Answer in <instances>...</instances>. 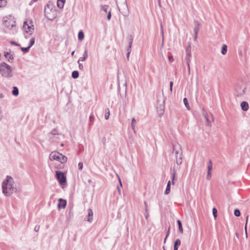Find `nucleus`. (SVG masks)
Instances as JSON below:
<instances>
[{"instance_id": "1", "label": "nucleus", "mask_w": 250, "mask_h": 250, "mask_svg": "<svg viewBox=\"0 0 250 250\" xmlns=\"http://www.w3.org/2000/svg\"><path fill=\"white\" fill-rule=\"evenodd\" d=\"M13 179L10 176H7L6 179L2 182V192L6 196H10L13 193L14 190V188L13 186Z\"/></svg>"}, {"instance_id": "2", "label": "nucleus", "mask_w": 250, "mask_h": 250, "mask_svg": "<svg viewBox=\"0 0 250 250\" xmlns=\"http://www.w3.org/2000/svg\"><path fill=\"white\" fill-rule=\"evenodd\" d=\"M44 12L45 17L49 20L52 21L56 17V11L52 4L45 5Z\"/></svg>"}, {"instance_id": "3", "label": "nucleus", "mask_w": 250, "mask_h": 250, "mask_svg": "<svg viewBox=\"0 0 250 250\" xmlns=\"http://www.w3.org/2000/svg\"><path fill=\"white\" fill-rule=\"evenodd\" d=\"M12 69L11 67L4 62L0 63V73L1 75L6 78L12 77Z\"/></svg>"}, {"instance_id": "4", "label": "nucleus", "mask_w": 250, "mask_h": 250, "mask_svg": "<svg viewBox=\"0 0 250 250\" xmlns=\"http://www.w3.org/2000/svg\"><path fill=\"white\" fill-rule=\"evenodd\" d=\"M49 159L51 161L56 160L61 164H64L67 162V158L57 151H54L50 154Z\"/></svg>"}, {"instance_id": "5", "label": "nucleus", "mask_w": 250, "mask_h": 250, "mask_svg": "<svg viewBox=\"0 0 250 250\" xmlns=\"http://www.w3.org/2000/svg\"><path fill=\"white\" fill-rule=\"evenodd\" d=\"M156 106L157 112L159 117H161L165 112V101L157 100Z\"/></svg>"}, {"instance_id": "6", "label": "nucleus", "mask_w": 250, "mask_h": 250, "mask_svg": "<svg viewBox=\"0 0 250 250\" xmlns=\"http://www.w3.org/2000/svg\"><path fill=\"white\" fill-rule=\"evenodd\" d=\"M23 28L24 31L27 33H29L31 35L34 30V25L32 21H25L23 22Z\"/></svg>"}, {"instance_id": "7", "label": "nucleus", "mask_w": 250, "mask_h": 250, "mask_svg": "<svg viewBox=\"0 0 250 250\" xmlns=\"http://www.w3.org/2000/svg\"><path fill=\"white\" fill-rule=\"evenodd\" d=\"M56 177L60 184L64 185L66 184V178L64 173L61 171H56Z\"/></svg>"}, {"instance_id": "8", "label": "nucleus", "mask_w": 250, "mask_h": 250, "mask_svg": "<svg viewBox=\"0 0 250 250\" xmlns=\"http://www.w3.org/2000/svg\"><path fill=\"white\" fill-rule=\"evenodd\" d=\"M119 10L124 17H127L129 15V9L127 4L126 0L122 4L120 7L118 6Z\"/></svg>"}, {"instance_id": "9", "label": "nucleus", "mask_w": 250, "mask_h": 250, "mask_svg": "<svg viewBox=\"0 0 250 250\" xmlns=\"http://www.w3.org/2000/svg\"><path fill=\"white\" fill-rule=\"evenodd\" d=\"M195 27L194 28V40L196 41L198 36V33L199 30V26H200V24L199 21H194Z\"/></svg>"}, {"instance_id": "10", "label": "nucleus", "mask_w": 250, "mask_h": 250, "mask_svg": "<svg viewBox=\"0 0 250 250\" xmlns=\"http://www.w3.org/2000/svg\"><path fill=\"white\" fill-rule=\"evenodd\" d=\"M3 23L5 27L10 29L16 26V22L13 21L5 20L3 21Z\"/></svg>"}, {"instance_id": "11", "label": "nucleus", "mask_w": 250, "mask_h": 250, "mask_svg": "<svg viewBox=\"0 0 250 250\" xmlns=\"http://www.w3.org/2000/svg\"><path fill=\"white\" fill-rule=\"evenodd\" d=\"M176 164L178 165H180L182 162V152H178L176 151V154H175Z\"/></svg>"}, {"instance_id": "12", "label": "nucleus", "mask_w": 250, "mask_h": 250, "mask_svg": "<svg viewBox=\"0 0 250 250\" xmlns=\"http://www.w3.org/2000/svg\"><path fill=\"white\" fill-rule=\"evenodd\" d=\"M58 208L59 209L64 208L67 204V202L65 200L60 198L58 200Z\"/></svg>"}, {"instance_id": "13", "label": "nucleus", "mask_w": 250, "mask_h": 250, "mask_svg": "<svg viewBox=\"0 0 250 250\" xmlns=\"http://www.w3.org/2000/svg\"><path fill=\"white\" fill-rule=\"evenodd\" d=\"M212 164L211 160H210L208 162V173H207V177H206L207 179L208 180H210V179L211 178V172L210 171L212 169Z\"/></svg>"}, {"instance_id": "14", "label": "nucleus", "mask_w": 250, "mask_h": 250, "mask_svg": "<svg viewBox=\"0 0 250 250\" xmlns=\"http://www.w3.org/2000/svg\"><path fill=\"white\" fill-rule=\"evenodd\" d=\"M191 53L190 49H189L188 48H187L186 50V60L187 62V66H189V63H190V62L191 61Z\"/></svg>"}, {"instance_id": "15", "label": "nucleus", "mask_w": 250, "mask_h": 250, "mask_svg": "<svg viewBox=\"0 0 250 250\" xmlns=\"http://www.w3.org/2000/svg\"><path fill=\"white\" fill-rule=\"evenodd\" d=\"M172 146H173V152H174L175 154H176V151H177L178 152H182L181 146L178 143H173Z\"/></svg>"}, {"instance_id": "16", "label": "nucleus", "mask_w": 250, "mask_h": 250, "mask_svg": "<svg viewBox=\"0 0 250 250\" xmlns=\"http://www.w3.org/2000/svg\"><path fill=\"white\" fill-rule=\"evenodd\" d=\"M88 58V52L87 50L85 49L84 50V53L83 55V57H80L78 61V63H79L80 62H83L86 60V59Z\"/></svg>"}, {"instance_id": "17", "label": "nucleus", "mask_w": 250, "mask_h": 250, "mask_svg": "<svg viewBox=\"0 0 250 250\" xmlns=\"http://www.w3.org/2000/svg\"><path fill=\"white\" fill-rule=\"evenodd\" d=\"M240 105H241V107L243 111H247V110H248L249 108V104L247 102L243 101L241 103Z\"/></svg>"}, {"instance_id": "18", "label": "nucleus", "mask_w": 250, "mask_h": 250, "mask_svg": "<svg viewBox=\"0 0 250 250\" xmlns=\"http://www.w3.org/2000/svg\"><path fill=\"white\" fill-rule=\"evenodd\" d=\"M88 216H87V221L89 222H92L93 221V211L91 208H88Z\"/></svg>"}, {"instance_id": "19", "label": "nucleus", "mask_w": 250, "mask_h": 250, "mask_svg": "<svg viewBox=\"0 0 250 250\" xmlns=\"http://www.w3.org/2000/svg\"><path fill=\"white\" fill-rule=\"evenodd\" d=\"M170 184H171L170 181H168L167 183L166 189L164 192L165 194L167 195L169 193V192L170 191Z\"/></svg>"}, {"instance_id": "20", "label": "nucleus", "mask_w": 250, "mask_h": 250, "mask_svg": "<svg viewBox=\"0 0 250 250\" xmlns=\"http://www.w3.org/2000/svg\"><path fill=\"white\" fill-rule=\"evenodd\" d=\"M13 95L15 96H18L19 94V89L17 86H13V90L12 91Z\"/></svg>"}, {"instance_id": "21", "label": "nucleus", "mask_w": 250, "mask_h": 250, "mask_svg": "<svg viewBox=\"0 0 250 250\" xmlns=\"http://www.w3.org/2000/svg\"><path fill=\"white\" fill-rule=\"evenodd\" d=\"M84 37V33L82 30H80L78 33V38L80 41H82L83 40Z\"/></svg>"}, {"instance_id": "22", "label": "nucleus", "mask_w": 250, "mask_h": 250, "mask_svg": "<svg viewBox=\"0 0 250 250\" xmlns=\"http://www.w3.org/2000/svg\"><path fill=\"white\" fill-rule=\"evenodd\" d=\"M177 223L178 224V229H179L180 232H181V233H183V228L182 227V224L181 221L180 220H178L177 221Z\"/></svg>"}, {"instance_id": "23", "label": "nucleus", "mask_w": 250, "mask_h": 250, "mask_svg": "<svg viewBox=\"0 0 250 250\" xmlns=\"http://www.w3.org/2000/svg\"><path fill=\"white\" fill-rule=\"evenodd\" d=\"M227 50H228L227 45L226 44H223L222 46L221 51L222 54L225 55L227 52Z\"/></svg>"}, {"instance_id": "24", "label": "nucleus", "mask_w": 250, "mask_h": 250, "mask_svg": "<svg viewBox=\"0 0 250 250\" xmlns=\"http://www.w3.org/2000/svg\"><path fill=\"white\" fill-rule=\"evenodd\" d=\"M79 73L77 70L73 71L72 72L71 76L73 79H77L79 77Z\"/></svg>"}, {"instance_id": "25", "label": "nucleus", "mask_w": 250, "mask_h": 250, "mask_svg": "<svg viewBox=\"0 0 250 250\" xmlns=\"http://www.w3.org/2000/svg\"><path fill=\"white\" fill-rule=\"evenodd\" d=\"M183 102H184V104L185 106L186 107V108L188 110H189L190 109V107H189V105L188 103V100L187 98H184Z\"/></svg>"}, {"instance_id": "26", "label": "nucleus", "mask_w": 250, "mask_h": 250, "mask_svg": "<svg viewBox=\"0 0 250 250\" xmlns=\"http://www.w3.org/2000/svg\"><path fill=\"white\" fill-rule=\"evenodd\" d=\"M30 48L28 46L26 47H21V50L24 54L28 53L29 51Z\"/></svg>"}, {"instance_id": "27", "label": "nucleus", "mask_w": 250, "mask_h": 250, "mask_svg": "<svg viewBox=\"0 0 250 250\" xmlns=\"http://www.w3.org/2000/svg\"><path fill=\"white\" fill-rule=\"evenodd\" d=\"M127 40L128 41V44L132 45L133 41V37L131 35H129L127 37Z\"/></svg>"}, {"instance_id": "28", "label": "nucleus", "mask_w": 250, "mask_h": 250, "mask_svg": "<svg viewBox=\"0 0 250 250\" xmlns=\"http://www.w3.org/2000/svg\"><path fill=\"white\" fill-rule=\"evenodd\" d=\"M49 134L53 135H59V133L58 132V130L57 128H54L50 132Z\"/></svg>"}, {"instance_id": "29", "label": "nucleus", "mask_w": 250, "mask_h": 250, "mask_svg": "<svg viewBox=\"0 0 250 250\" xmlns=\"http://www.w3.org/2000/svg\"><path fill=\"white\" fill-rule=\"evenodd\" d=\"M94 120V116L93 113H91L89 118V125H91Z\"/></svg>"}, {"instance_id": "30", "label": "nucleus", "mask_w": 250, "mask_h": 250, "mask_svg": "<svg viewBox=\"0 0 250 250\" xmlns=\"http://www.w3.org/2000/svg\"><path fill=\"white\" fill-rule=\"evenodd\" d=\"M6 0H0V7H5L7 5Z\"/></svg>"}, {"instance_id": "31", "label": "nucleus", "mask_w": 250, "mask_h": 250, "mask_svg": "<svg viewBox=\"0 0 250 250\" xmlns=\"http://www.w3.org/2000/svg\"><path fill=\"white\" fill-rule=\"evenodd\" d=\"M64 4V2H63V1H57V6L60 9L63 8Z\"/></svg>"}, {"instance_id": "32", "label": "nucleus", "mask_w": 250, "mask_h": 250, "mask_svg": "<svg viewBox=\"0 0 250 250\" xmlns=\"http://www.w3.org/2000/svg\"><path fill=\"white\" fill-rule=\"evenodd\" d=\"M35 38H32L29 42L28 46L31 48L35 43Z\"/></svg>"}, {"instance_id": "33", "label": "nucleus", "mask_w": 250, "mask_h": 250, "mask_svg": "<svg viewBox=\"0 0 250 250\" xmlns=\"http://www.w3.org/2000/svg\"><path fill=\"white\" fill-rule=\"evenodd\" d=\"M181 245V240L179 239H177L174 243V246L179 247Z\"/></svg>"}, {"instance_id": "34", "label": "nucleus", "mask_w": 250, "mask_h": 250, "mask_svg": "<svg viewBox=\"0 0 250 250\" xmlns=\"http://www.w3.org/2000/svg\"><path fill=\"white\" fill-rule=\"evenodd\" d=\"M234 214L235 216L239 217L241 215V212L238 209H235L234 211Z\"/></svg>"}, {"instance_id": "35", "label": "nucleus", "mask_w": 250, "mask_h": 250, "mask_svg": "<svg viewBox=\"0 0 250 250\" xmlns=\"http://www.w3.org/2000/svg\"><path fill=\"white\" fill-rule=\"evenodd\" d=\"M136 122L135 119L134 118H133L131 120V127L132 129L133 130L134 132H135V123Z\"/></svg>"}, {"instance_id": "36", "label": "nucleus", "mask_w": 250, "mask_h": 250, "mask_svg": "<svg viewBox=\"0 0 250 250\" xmlns=\"http://www.w3.org/2000/svg\"><path fill=\"white\" fill-rule=\"evenodd\" d=\"M108 7L109 6L107 5H102L101 10L105 12H107Z\"/></svg>"}, {"instance_id": "37", "label": "nucleus", "mask_w": 250, "mask_h": 250, "mask_svg": "<svg viewBox=\"0 0 250 250\" xmlns=\"http://www.w3.org/2000/svg\"><path fill=\"white\" fill-rule=\"evenodd\" d=\"M212 214L214 218H216L217 216V210L216 208H214L212 209Z\"/></svg>"}, {"instance_id": "38", "label": "nucleus", "mask_w": 250, "mask_h": 250, "mask_svg": "<svg viewBox=\"0 0 250 250\" xmlns=\"http://www.w3.org/2000/svg\"><path fill=\"white\" fill-rule=\"evenodd\" d=\"M175 175H176V171L174 169L173 170L172 176V183L173 185L174 184V180L175 178Z\"/></svg>"}, {"instance_id": "39", "label": "nucleus", "mask_w": 250, "mask_h": 250, "mask_svg": "<svg viewBox=\"0 0 250 250\" xmlns=\"http://www.w3.org/2000/svg\"><path fill=\"white\" fill-rule=\"evenodd\" d=\"M107 110V113H105L104 115V118L105 120H108L109 119V115H110V111L108 108L106 109Z\"/></svg>"}, {"instance_id": "40", "label": "nucleus", "mask_w": 250, "mask_h": 250, "mask_svg": "<svg viewBox=\"0 0 250 250\" xmlns=\"http://www.w3.org/2000/svg\"><path fill=\"white\" fill-rule=\"evenodd\" d=\"M8 61L9 62H12V61L14 60V56L13 55L11 54L8 56Z\"/></svg>"}, {"instance_id": "41", "label": "nucleus", "mask_w": 250, "mask_h": 250, "mask_svg": "<svg viewBox=\"0 0 250 250\" xmlns=\"http://www.w3.org/2000/svg\"><path fill=\"white\" fill-rule=\"evenodd\" d=\"M248 216H247V217L246 223L245 226V232H246V236L247 237L248 236L247 229V223H248Z\"/></svg>"}, {"instance_id": "42", "label": "nucleus", "mask_w": 250, "mask_h": 250, "mask_svg": "<svg viewBox=\"0 0 250 250\" xmlns=\"http://www.w3.org/2000/svg\"><path fill=\"white\" fill-rule=\"evenodd\" d=\"M83 167V163L82 162H79L78 164V168L80 170H82Z\"/></svg>"}, {"instance_id": "43", "label": "nucleus", "mask_w": 250, "mask_h": 250, "mask_svg": "<svg viewBox=\"0 0 250 250\" xmlns=\"http://www.w3.org/2000/svg\"><path fill=\"white\" fill-rule=\"evenodd\" d=\"M10 43L12 44V45H14L15 46H20L21 45L20 44L14 42V41H11L10 42Z\"/></svg>"}, {"instance_id": "44", "label": "nucleus", "mask_w": 250, "mask_h": 250, "mask_svg": "<svg viewBox=\"0 0 250 250\" xmlns=\"http://www.w3.org/2000/svg\"><path fill=\"white\" fill-rule=\"evenodd\" d=\"M111 11H109L108 12L107 16V19L108 20H110L111 19Z\"/></svg>"}, {"instance_id": "45", "label": "nucleus", "mask_w": 250, "mask_h": 250, "mask_svg": "<svg viewBox=\"0 0 250 250\" xmlns=\"http://www.w3.org/2000/svg\"><path fill=\"white\" fill-rule=\"evenodd\" d=\"M204 116H205V118H206V121L207 122V125H210V121H209L208 118V117L206 115H204Z\"/></svg>"}, {"instance_id": "46", "label": "nucleus", "mask_w": 250, "mask_h": 250, "mask_svg": "<svg viewBox=\"0 0 250 250\" xmlns=\"http://www.w3.org/2000/svg\"><path fill=\"white\" fill-rule=\"evenodd\" d=\"M131 47L132 45L128 44V46L127 47L126 50L127 52H130L131 51Z\"/></svg>"}, {"instance_id": "47", "label": "nucleus", "mask_w": 250, "mask_h": 250, "mask_svg": "<svg viewBox=\"0 0 250 250\" xmlns=\"http://www.w3.org/2000/svg\"><path fill=\"white\" fill-rule=\"evenodd\" d=\"M173 84V82H172V81L170 82L169 86H170V90L171 92L172 91Z\"/></svg>"}, {"instance_id": "48", "label": "nucleus", "mask_w": 250, "mask_h": 250, "mask_svg": "<svg viewBox=\"0 0 250 250\" xmlns=\"http://www.w3.org/2000/svg\"><path fill=\"white\" fill-rule=\"evenodd\" d=\"M40 229V226L36 225L34 228V230L36 232H38Z\"/></svg>"}, {"instance_id": "49", "label": "nucleus", "mask_w": 250, "mask_h": 250, "mask_svg": "<svg viewBox=\"0 0 250 250\" xmlns=\"http://www.w3.org/2000/svg\"><path fill=\"white\" fill-rule=\"evenodd\" d=\"M79 63V68L81 70H83V65L82 63Z\"/></svg>"}, {"instance_id": "50", "label": "nucleus", "mask_w": 250, "mask_h": 250, "mask_svg": "<svg viewBox=\"0 0 250 250\" xmlns=\"http://www.w3.org/2000/svg\"><path fill=\"white\" fill-rule=\"evenodd\" d=\"M10 53L8 52H4V56L6 57V58H8V56H9L10 55Z\"/></svg>"}, {"instance_id": "51", "label": "nucleus", "mask_w": 250, "mask_h": 250, "mask_svg": "<svg viewBox=\"0 0 250 250\" xmlns=\"http://www.w3.org/2000/svg\"><path fill=\"white\" fill-rule=\"evenodd\" d=\"M144 215H145V218H146V219H148V216H149V215H148V213L147 211H146H146H145V214H144Z\"/></svg>"}, {"instance_id": "52", "label": "nucleus", "mask_w": 250, "mask_h": 250, "mask_svg": "<svg viewBox=\"0 0 250 250\" xmlns=\"http://www.w3.org/2000/svg\"><path fill=\"white\" fill-rule=\"evenodd\" d=\"M169 233H170V227H168V230L167 231V233L166 235V237H167L169 236Z\"/></svg>"}, {"instance_id": "53", "label": "nucleus", "mask_w": 250, "mask_h": 250, "mask_svg": "<svg viewBox=\"0 0 250 250\" xmlns=\"http://www.w3.org/2000/svg\"><path fill=\"white\" fill-rule=\"evenodd\" d=\"M168 59H169V62H172L173 61V58L172 56H169Z\"/></svg>"}, {"instance_id": "54", "label": "nucleus", "mask_w": 250, "mask_h": 250, "mask_svg": "<svg viewBox=\"0 0 250 250\" xmlns=\"http://www.w3.org/2000/svg\"><path fill=\"white\" fill-rule=\"evenodd\" d=\"M144 204H145V207H146V209H145V210L146 211H148V209L147 208V204H146V202H144Z\"/></svg>"}, {"instance_id": "55", "label": "nucleus", "mask_w": 250, "mask_h": 250, "mask_svg": "<svg viewBox=\"0 0 250 250\" xmlns=\"http://www.w3.org/2000/svg\"><path fill=\"white\" fill-rule=\"evenodd\" d=\"M130 53V52H127V53H126V57H127L128 60L129 59Z\"/></svg>"}, {"instance_id": "56", "label": "nucleus", "mask_w": 250, "mask_h": 250, "mask_svg": "<svg viewBox=\"0 0 250 250\" xmlns=\"http://www.w3.org/2000/svg\"><path fill=\"white\" fill-rule=\"evenodd\" d=\"M38 0H32L31 1H30V5H31L32 3L33 2H35L36 1H37Z\"/></svg>"}, {"instance_id": "57", "label": "nucleus", "mask_w": 250, "mask_h": 250, "mask_svg": "<svg viewBox=\"0 0 250 250\" xmlns=\"http://www.w3.org/2000/svg\"><path fill=\"white\" fill-rule=\"evenodd\" d=\"M188 73L190 74V64H189V66H188Z\"/></svg>"}, {"instance_id": "58", "label": "nucleus", "mask_w": 250, "mask_h": 250, "mask_svg": "<svg viewBox=\"0 0 250 250\" xmlns=\"http://www.w3.org/2000/svg\"><path fill=\"white\" fill-rule=\"evenodd\" d=\"M117 188H118V192L120 194H121V189L118 186L117 187Z\"/></svg>"}, {"instance_id": "59", "label": "nucleus", "mask_w": 250, "mask_h": 250, "mask_svg": "<svg viewBox=\"0 0 250 250\" xmlns=\"http://www.w3.org/2000/svg\"><path fill=\"white\" fill-rule=\"evenodd\" d=\"M178 247L174 246V250H178Z\"/></svg>"}, {"instance_id": "60", "label": "nucleus", "mask_w": 250, "mask_h": 250, "mask_svg": "<svg viewBox=\"0 0 250 250\" xmlns=\"http://www.w3.org/2000/svg\"><path fill=\"white\" fill-rule=\"evenodd\" d=\"M74 53H75V51H73L71 52V56H73V55H74Z\"/></svg>"}, {"instance_id": "61", "label": "nucleus", "mask_w": 250, "mask_h": 250, "mask_svg": "<svg viewBox=\"0 0 250 250\" xmlns=\"http://www.w3.org/2000/svg\"><path fill=\"white\" fill-rule=\"evenodd\" d=\"M167 238V237H166V236L165 237V239H164V243H166Z\"/></svg>"}, {"instance_id": "62", "label": "nucleus", "mask_w": 250, "mask_h": 250, "mask_svg": "<svg viewBox=\"0 0 250 250\" xmlns=\"http://www.w3.org/2000/svg\"><path fill=\"white\" fill-rule=\"evenodd\" d=\"M119 182H120L121 186H122V182H121V181L120 178H119Z\"/></svg>"}, {"instance_id": "63", "label": "nucleus", "mask_w": 250, "mask_h": 250, "mask_svg": "<svg viewBox=\"0 0 250 250\" xmlns=\"http://www.w3.org/2000/svg\"><path fill=\"white\" fill-rule=\"evenodd\" d=\"M57 1H63V2H65V0H58Z\"/></svg>"}, {"instance_id": "64", "label": "nucleus", "mask_w": 250, "mask_h": 250, "mask_svg": "<svg viewBox=\"0 0 250 250\" xmlns=\"http://www.w3.org/2000/svg\"><path fill=\"white\" fill-rule=\"evenodd\" d=\"M2 97V94H0V98H1Z\"/></svg>"}]
</instances>
